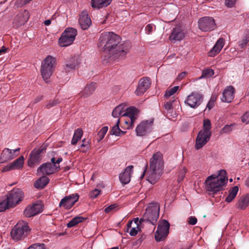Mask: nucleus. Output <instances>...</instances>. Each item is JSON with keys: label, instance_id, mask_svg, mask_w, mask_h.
Listing matches in <instances>:
<instances>
[{"label": "nucleus", "instance_id": "obj_19", "mask_svg": "<svg viewBox=\"0 0 249 249\" xmlns=\"http://www.w3.org/2000/svg\"><path fill=\"white\" fill-rule=\"evenodd\" d=\"M59 168V165L50 163V162L44 163L37 169L38 174L41 173L43 175H48L53 174Z\"/></svg>", "mask_w": 249, "mask_h": 249}, {"label": "nucleus", "instance_id": "obj_3", "mask_svg": "<svg viewBox=\"0 0 249 249\" xmlns=\"http://www.w3.org/2000/svg\"><path fill=\"white\" fill-rule=\"evenodd\" d=\"M227 180L226 171L219 170L217 174L212 175L207 178L205 182L206 189L209 192L216 193L223 189Z\"/></svg>", "mask_w": 249, "mask_h": 249}, {"label": "nucleus", "instance_id": "obj_7", "mask_svg": "<svg viewBox=\"0 0 249 249\" xmlns=\"http://www.w3.org/2000/svg\"><path fill=\"white\" fill-rule=\"evenodd\" d=\"M160 206L158 203L150 204L146 209L143 218L141 219L142 222L144 220L149 221L154 225L159 218Z\"/></svg>", "mask_w": 249, "mask_h": 249}, {"label": "nucleus", "instance_id": "obj_28", "mask_svg": "<svg viewBox=\"0 0 249 249\" xmlns=\"http://www.w3.org/2000/svg\"><path fill=\"white\" fill-rule=\"evenodd\" d=\"M224 45V40L222 38H219L216 42L213 48L209 51V56L213 57L218 54Z\"/></svg>", "mask_w": 249, "mask_h": 249}, {"label": "nucleus", "instance_id": "obj_46", "mask_svg": "<svg viewBox=\"0 0 249 249\" xmlns=\"http://www.w3.org/2000/svg\"><path fill=\"white\" fill-rule=\"evenodd\" d=\"M28 249H46L44 244L36 243L31 245Z\"/></svg>", "mask_w": 249, "mask_h": 249}, {"label": "nucleus", "instance_id": "obj_47", "mask_svg": "<svg viewBox=\"0 0 249 249\" xmlns=\"http://www.w3.org/2000/svg\"><path fill=\"white\" fill-rule=\"evenodd\" d=\"M242 122L245 124L249 123V111L246 112L241 117Z\"/></svg>", "mask_w": 249, "mask_h": 249}, {"label": "nucleus", "instance_id": "obj_40", "mask_svg": "<svg viewBox=\"0 0 249 249\" xmlns=\"http://www.w3.org/2000/svg\"><path fill=\"white\" fill-rule=\"evenodd\" d=\"M179 89L178 86H175L170 89L166 90L164 96L166 98H168L171 96L174 95Z\"/></svg>", "mask_w": 249, "mask_h": 249}, {"label": "nucleus", "instance_id": "obj_14", "mask_svg": "<svg viewBox=\"0 0 249 249\" xmlns=\"http://www.w3.org/2000/svg\"><path fill=\"white\" fill-rule=\"evenodd\" d=\"M153 123V120L142 122L136 128L137 136H143L148 134L152 130Z\"/></svg>", "mask_w": 249, "mask_h": 249}, {"label": "nucleus", "instance_id": "obj_41", "mask_svg": "<svg viewBox=\"0 0 249 249\" xmlns=\"http://www.w3.org/2000/svg\"><path fill=\"white\" fill-rule=\"evenodd\" d=\"M235 125L234 124L230 125H226L221 130V134H228L231 132L233 130V127Z\"/></svg>", "mask_w": 249, "mask_h": 249}, {"label": "nucleus", "instance_id": "obj_18", "mask_svg": "<svg viewBox=\"0 0 249 249\" xmlns=\"http://www.w3.org/2000/svg\"><path fill=\"white\" fill-rule=\"evenodd\" d=\"M43 211V206L40 203L33 204L27 207L24 211V214L26 217H30L41 213Z\"/></svg>", "mask_w": 249, "mask_h": 249}, {"label": "nucleus", "instance_id": "obj_33", "mask_svg": "<svg viewBox=\"0 0 249 249\" xmlns=\"http://www.w3.org/2000/svg\"><path fill=\"white\" fill-rule=\"evenodd\" d=\"M49 179L46 176H43L36 180L34 183V186L36 189H42L49 183Z\"/></svg>", "mask_w": 249, "mask_h": 249}, {"label": "nucleus", "instance_id": "obj_9", "mask_svg": "<svg viewBox=\"0 0 249 249\" xmlns=\"http://www.w3.org/2000/svg\"><path fill=\"white\" fill-rule=\"evenodd\" d=\"M170 227L169 223L166 220L159 221L157 230L155 234V240L157 242L163 241L167 236Z\"/></svg>", "mask_w": 249, "mask_h": 249}, {"label": "nucleus", "instance_id": "obj_36", "mask_svg": "<svg viewBox=\"0 0 249 249\" xmlns=\"http://www.w3.org/2000/svg\"><path fill=\"white\" fill-rule=\"evenodd\" d=\"M24 163L23 156H20L18 159L11 162L12 166L14 170L20 169L23 167Z\"/></svg>", "mask_w": 249, "mask_h": 249}, {"label": "nucleus", "instance_id": "obj_48", "mask_svg": "<svg viewBox=\"0 0 249 249\" xmlns=\"http://www.w3.org/2000/svg\"><path fill=\"white\" fill-rule=\"evenodd\" d=\"M155 29V26L152 24H149L145 26V31L147 34H150Z\"/></svg>", "mask_w": 249, "mask_h": 249}, {"label": "nucleus", "instance_id": "obj_32", "mask_svg": "<svg viewBox=\"0 0 249 249\" xmlns=\"http://www.w3.org/2000/svg\"><path fill=\"white\" fill-rule=\"evenodd\" d=\"M96 87V84L93 83L87 85L84 90L81 91V96L85 97L90 95L93 93Z\"/></svg>", "mask_w": 249, "mask_h": 249}, {"label": "nucleus", "instance_id": "obj_25", "mask_svg": "<svg viewBox=\"0 0 249 249\" xmlns=\"http://www.w3.org/2000/svg\"><path fill=\"white\" fill-rule=\"evenodd\" d=\"M234 89L232 86L227 87L223 91L221 99L223 102L230 103L234 98Z\"/></svg>", "mask_w": 249, "mask_h": 249}, {"label": "nucleus", "instance_id": "obj_34", "mask_svg": "<svg viewBox=\"0 0 249 249\" xmlns=\"http://www.w3.org/2000/svg\"><path fill=\"white\" fill-rule=\"evenodd\" d=\"M120 123V119H118L116 124L112 127L110 134L111 135H115L116 136H120L124 135L125 134L126 132L121 130L119 127V124Z\"/></svg>", "mask_w": 249, "mask_h": 249}, {"label": "nucleus", "instance_id": "obj_38", "mask_svg": "<svg viewBox=\"0 0 249 249\" xmlns=\"http://www.w3.org/2000/svg\"><path fill=\"white\" fill-rule=\"evenodd\" d=\"M214 74L213 71L212 69H207L202 71V75L200 77V79L203 78H209L212 77Z\"/></svg>", "mask_w": 249, "mask_h": 249}, {"label": "nucleus", "instance_id": "obj_4", "mask_svg": "<svg viewBox=\"0 0 249 249\" xmlns=\"http://www.w3.org/2000/svg\"><path fill=\"white\" fill-rule=\"evenodd\" d=\"M211 129V121L209 119H204L203 129L199 131L196 139V149L199 150L202 148L210 140L212 134Z\"/></svg>", "mask_w": 249, "mask_h": 249}, {"label": "nucleus", "instance_id": "obj_2", "mask_svg": "<svg viewBox=\"0 0 249 249\" xmlns=\"http://www.w3.org/2000/svg\"><path fill=\"white\" fill-rule=\"evenodd\" d=\"M163 168L162 155L159 152H156L150 160L149 169L146 173L147 180L151 184H155L161 176Z\"/></svg>", "mask_w": 249, "mask_h": 249}, {"label": "nucleus", "instance_id": "obj_35", "mask_svg": "<svg viewBox=\"0 0 249 249\" xmlns=\"http://www.w3.org/2000/svg\"><path fill=\"white\" fill-rule=\"evenodd\" d=\"M83 136V131L82 129L78 128L74 131V133L71 141L73 145H75L78 141H79Z\"/></svg>", "mask_w": 249, "mask_h": 249}, {"label": "nucleus", "instance_id": "obj_10", "mask_svg": "<svg viewBox=\"0 0 249 249\" xmlns=\"http://www.w3.org/2000/svg\"><path fill=\"white\" fill-rule=\"evenodd\" d=\"M136 109H137L135 107H128L126 104H122L113 109L112 115L114 118L125 117L134 112L136 113Z\"/></svg>", "mask_w": 249, "mask_h": 249}, {"label": "nucleus", "instance_id": "obj_42", "mask_svg": "<svg viewBox=\"0 0 249 249\" xmlns=\"http://www.w3.org/2000/svg\"><path fill=\"white\" fill-rule=\"evenodd\" d=\"M11 208L6 199L3 200H0V212H2L6 209Z\"/></svg>", "mask_w": 249, "mask_h": 249}, {"label": "nucleus", "instance_id": "obj_56", "mask_svg": "<svg viewBox=\"0 0 249 249\" xmlns=\"http://www.w3.org/2000/svg\"><path fill=\"white\" fill-rule=\"evenodd\" d=\"M214 103L209 101L205 109L208 108L209 110H210L214 106Z\"/></svg>", "mask_w": 249, "mask_h": 249}, {"label": "nucleus", "instance_id": "obj_37", "mask_svg": "<svg viewBox=\"0 0 249 249\" xmlns=\"http://www.w3.org/2000/svg\"><path fill=\"white\" fill-rule=\"evenodd\" d=\"M84 218L81 216H76L67 224V226L69 228L73 227L77 224L82 222Z\"/></svg>", "mask_w": 249, "mask_h": 249}, {"label": "nucleus", "instance_id": "obj_15", "mask_svg": "<svg viewBox=\"0 0 249 249\" xmlns=\"http://www.w3.org/2000/svg\"><path fill=\"white\" fill-rule=\"evenodd\" d=\"M79 196L78 194H72L63 198L59 204V207H63L65 209H70L78 200Z\"/></svg>", "mask_w": 249, "mask_h": 249}, {"label": "nucleus", "instance_id": "obj_62", "mask_svg": "<svg viewBox=\"0 0 249 249\" xmlns=\"http://www.w3.org/2000/svg\"><path fill=\"white\" fill-rule=\"evenodd\" d=\"M51 160V162H50V163L56 164V161L54 158H52Z\"/></svg>", "mask_w": 249, "mask_h": 249}, {"label": "nucleus", "instance_id": "obj_43", "mask_svg": "<svg viewBox=\"0 0 249 249\" xmlns=\"http://www.w3.org/2000/svg\"><path fill=\"white\" fill-rule=\"evenodd\" d=\"M249 41V36H246L243 39L238 41V45L241 48L246 47Z\"/></svg>", "mask_w": 249, "mask_h": 249}, {"label": "nucleus", "instance_id": "obj_22", "mask_svg": "<svg viewBox=\"0 0 249 249\" xmlns=\"http://www.w3.org/2000/svg\"><path fill=\"white\" fill-rule=\"evenodd\" d=\"M186 31L181 27H175L170 36V39L172 41H180L183 39L185 36Z\"/></svg>", "mask_w": 249, "mask_h": 249}, {"label": "nucleus", "instance_id": "obj_31", "mask_svg": "<svg viewBox=\"0 0 249 249\" xmlns=\"http://www.w3.org/2000/svg\"><path fill=\"white\" fill-rule=\"evenodd\" d=\"M239 191V188L237 186H235L231 188L229 190L228 195L225 198V201L230 203L233 201L235 198Z\"/></svg>", "mask_w": 249, "mask_h": 249}, {"label": "nucleus", "instance_id": "obj_6", "mask_svg": "<svg viewBox=\"0 0 249 249\" xmlns=\"http://www.w3.org/2000/svg\"><path fill=\"white\" fill-rule=\"evenodd\" d=\"M55 63V59L48 55L42 61L41 68L42 77L46 82L51 76Z\"/></svg>", "mask_w": 249, "mask_h": 249}, {"label": "nucleus", "instance_id": "obj_16", "mask_svg": "<svg viewBox=\"0 0 249 249\" xmlns=\"http://www.w3.org/2000/svg\"><path fill=\"white\" fill-rule=\"evenodd\" d=\"M29 18V13L27 10H21L16 15L13 21L15 27H18L24 25Z\"/></svg>", "mask_w": 249, "mask_h": 249}, {"label": "nucleus", "instance_id": "obj_57", "mask_svg": "<svg viewBox=\"0 0 249 249\" xmlns=\"http://www.w3.org/2000/svg\"><path fill=\"white\" fill-rule=\"evenodd\" d=\"M75 67H76V65L75 64H70V63L66 64V69L68 70L69 69H71V70L74 69L75 68Z\"/></svg>", "mask_w": 249, "mask_h": 249}, {"label": "nucleus", "instance_id": "obj_13", "mask_svg": "<svg viewBox=\"0 0 249 249\" xmlns=\"http://www.w3.org/2000/svg\"><path fill=\"white\" fill-rule=\"evenodd\" d=\"M198 22L199 29L204 32L213 30L216 27L214 20L212 18H202L199 19Z\"/></svg>", "mask_w": 249, "mask_h": 249}, {"label": "nucleus", "instance_id": "obj_45", "mask_svg": "<svg viewBox=\"0 0 249 249\" xmlns=\"http://www.w3.org/2000/svg\"><path fill=\"white\" fill-rule=\"evenodd\" d=\"M118 209V205L116 204H113L112 205H110V206L107 207L105 209V212L106 213H109L110 212H113L114 211H115Z\"/></svg>", "mask_w": 249, "mask_h": 249}, {"label": "nucleus", "instance_id": "obj_39", "mask_svg": "<svg viewBox=\"0 0 249 249\" xmlns=\"http://www.w3.org/2000/svg\"><path fill=\"white\" fill-rule=\"evenodd\" d=\"M108 130V127L107 126H104L98 133V138L97 141L100 142L105 137L107 131Z\"/></svg>", "mask_w": 249, "mask_h": 249}, {"label": "nucleus", "instance_id": "obj_17", "mask_svg": "<svg viewBox=\"0 0 249 249\" xmlns=\"http://www.w3.org/2000/svg\"><path fill=\"white\" fill-rule=\"evenodd\" d=\"M142 222L141 220H139L138 217L134 218L133 220L128 223L126 232H128L131 236H136L141 231L140 224Z\"/></svg>", "mask_w": 249, "mask_h": 249}, {"label": "nucleus", "instance_id": "obj_50", "mask_svg": "<svg viewBox=\"0 0 249 249\" xmlns=\"http://www.w3.org/2000/svg\"><path fill=\"white\" fill-rule=\"evenodd\" d=\"M80 147L85 148L83 150H82L81 151L83 153H86L87 151H88L89 148H90V143L89 142L82 143L80 146Z\"/></svg>", "mask_w": 249, "mask_h": 249}, {"label": "nucleus", "instance_id": "obj_29", "mask_svg": "<svg viewBox=\"0 0 249 249\" xmlns=\"http://www.w3.org/2000/svg\"><path fill=\"white\" fill-rule=\"evenodd\" d=\"M138 109H136V113L134 112L130 114H128L125 117H128V118L127 120L124 121V123L126 124V128L130 129L133 127V124L137 119L139 114Z\"/></svg>", "mask_w": 249, "mask_h": 249}, {"label": "nucleus", "instance_id": "obj_8", "mask_svg": "<svg viewBox=\"0 0 249 249\" xmlns=\"http://www.w3.org/2000/svg\"><path fill=\"white\" fill-rule=\"evenodd\" d=\"M77 35V30L73 28H67L59 39V44L61 47H67L71 45Z\"/></svg>", "mask_w": 249, "mask_h": 249}, {"label": "nucleus", "instance_id": "obj_61", "mask_svg": "<svg viewBox=\"0 0 249 249\" xmlns=\"http://www.w3.org/2000/svg\"><path fill=\"white\" fill-rule=\"evenodd\" d=\"M216 97H215L214 96H212L210 100V101L214 103V102L216 100Z\"/></svg>", "mask_w": 249, "mask_h": 249}, {"label": "nucleus", "instance_id": "obj_26", "mask_svg": "<svg viewBox=\"0 0 249 249\" xmlns=\"http://www.w3.org/2000/svg\"><path fill=\"white\" fill-rule=\"evenodd\" d=\"M79 23L81 28L83 30H86L90 26L91 21L87 12H82L80 16Z\"/></svg>", "mask_w": 249, "mask_h": 249}, {"label": "nucleus", "instance_id": "obj_64", "mask_svg": "<svg viewBox=\"0 0 249 249\" xmlns=\"http://www.w3.org/2000/svg\"><path fill=\"white\" fill-rule=\"evenodd\" d=\"M246 185L248 187H249V177L248 178V179L246 180Z\"/></svg>", "mask_w": 249, "mask_h": 249}, {"label": "nucleus", "instance_id": "obj_23", "mask_svg": "<svg viewBox=\"0 0 249 249\" xmlns=\"http://www.w3.org/2000/svg\"><path fill=\"white\" fill-rule=\"evenodd\" d=\"M43 151V148L34 149L30 154V158L28 161V165L30 167H33L35 164L37 163L40 160V155Z\"/></svg>", "mask_w": 249, "mask_h": 249}, {"label": "nucleus", "instance_id": "obj_5", "mask_svg": "<svg viewBox=\"0 0 249 249\" xmlns=\"http://www.w3.org/2000/svg\"><path fill=\"white\" fill-rule=\"evenodd\" d=\"M29 231L27 222L24 221H19L11 231L12 239L18 241L25 238Z\"/></svg>", "mask_w": 249, "mask_h": 249}, {"label": "nucleus", "instance_id": "obj_52", "mask_svg": "<svg viewBox=\"0 0 249 249\" xmlns=\"http://www.w3.org/2000/svg\"><path fill=\"white\" fill-rule=\"evenodd\" d=\"M31 0H17L16 3L18 6H22Z\"/></svg>", "mask_w": 249, "mask_h": 249}, {"label": "nucleus", "instance_id": "obj_21", "mask_svg": "<svg viewBox=\"0 0 249 249\" xmlns=\"http://www.w3.org/2000/svg\"><path fill=\"white\" fill-rule=\"evenodd\" d=\"M151 85L150 79L148 77H143L139 82L138 87L135 90V93L140 96L142 95Z\"/></svg>", "mask_w": 249, "mask_h": 249}, {"label": "nucleus", "instance_id": "obj_24", "mask_svg": "<svg viewBox=\"0 0 249 249\" xmlns=\"http://www.w3.org/2000/svg\"><path fill=\"white\" fill-rule=\"evenodd\" d=\"M133 169V165H129L125 168L124 172L120 175V180L123 184H126L130 182Z\"/></svg>", "mask_w": 249, "mask_h": 249}, {"label": "nucleus", "instance_id": "obj_60", "mask_svg": "<svg viewBox=\"0 0 249 249\" xmlns=\"http://www.w3.org/2000/svg\"><path fill=\"white\" fill-rule=\"evenodd\" d=\"M51 23V20L50 19L46 20L44 21V24L46 26H48V25H50Z\"/></svg>", "mask_w": 249, "mask_h": 249}, {"label": "nucleus", "instance_id": "obj_49", "mask_svg": "<svg viewBox=\"0 0 249 249\" xmlns=\"http://www.w3.org/2000/svg\"><path fill=\"white\" fill-rule=\"evenodd\" d=\"M100 193H101L100 190H99L97 189H95L90 192V196L92 198H95L100 195Z\"/></svg>", "mask_w": 249, "mask_h": 249}, {"label": "nucleus", "instance_id": "obj_11", "mask_svg": "<svg viewBox=\"0 0 249 249\" xmlns=\"http://www.w3.org/2000/svg\"><path fill=\"white\" fill-rule=\"evenodd\" d=\"M23 193L19 189H15L11 191L6 198L11 207L16 206L23 198Z\"/></svg>", "mask_w": 249, "mask_h": 249}, {"label": "nucleus", "instance_id": "obj_51", "mask_svg": "<svg viewBox=\"0 0 249 249\" xmlns=\"http://www.w3.org/2000/svg\"><path fill=\"white\" fill-rule=\"evenodd\" d=\"M197 218L195 216H190L188 219V222L192 225H195L197 222Z\"/></svg>", "mask_w": 249, "mask_h": 249}, {"label": "nucleus", "instance_id": "obj_58", "mask_svg": "<svg viewBox=\"0 0 249 249\" xmlns=\"http://www.w3.org/2000/svg\"><path fill=\"white\" fill-rule=\"evenodd\" d=\"M186 74H187V72H185V71H184V72H182L180 73L178 75V80H181V79H183L185 77V76L186 75Z\"/></svg>", "mask_w": 249, "mask_h": 249}, {"label": "nucleus", "instance_id": "obj_55", "mask_svg": "<svg viewBox=\"0 0 249 249\" xmlns=\"http://www.w3.org/2000/svg\"><path fill=\"white\" fill-rule=\"evenodd\" d=\"M164 107L166 110H170L172 107V103L171 102H167L164 104Z\"/></svg>", "mask_w": 249, "mask_h": 249}, {"label": "nucleus", "instance_id": "obj_27", "mask_svg": "<svg viewBox=\"0 0 249 249\" xmlns=\"http://www.w3.org/2000/svg\"><path fill=\"white\" fill-rule=\"evenodd\" d=\"M249 205V194L242 195L236 204V208L240 210H245Z\"/></svg>", "mask_w": 249, "mask_h": 249}, {"label": "nucleus", "instance_id": "obj_30", "mask_svg": "<svg viewBox=\"0 0 249 249\" xmlns=\"http://www.w3.org/2000/svg\"><path fill=\"white\" fill-rule=\"evenodd\" d=\"M112 0H91V4L93 8L100 9L107 6Z\"/></svg>", "mask_w": 249, "mask_h": 249}, {"label": "nucleus", "instance_id": "obj_53", "mask_svg": "<svg viewBox=\"0 0 249 249\" xmlns=\"http://www.w3.org/2000/svg\"><path fill=\"white\" fill-rule=\"evenodd\" d=\"M12 170H14V169L13 168V167L12 166L11 163H10V164H9L5 166L3 168L2 171L4 172H8V171H9Z\"/></svg>", "mask_w": 249, "mask_h": 249}, {"label": "nucleus", "instance_id": "obj_20", "mask_svg": "<svg viewBox=\"0 0 249 249\" xmlns=\"http://www.w3.org/2000/svg\"><path fill=\"white\" fill-rule=\"evenodd\" d=\"M19 150V148L13 150L8 148H5L1 154L0 162L3 163L14 159L18 155Z\"/></svg>", "mask_w": 249, "mask_h": 249}, {"label": "nucleus", "instance_id": "obj_59", "mask_svg": "<svg viewBox=\"0 0 249 249\" xmlns=\"http://www.w3.org/2000/svg\"><path fill=\"white\" fill-rule=\"evenodd\" d=\"M7 48L4 47H2L0 49V55L6 53L7 51Z\"/></svg>", "mask_w": 249, "mask_h": 249}, {"label": "nucleus", "instance_id": "obj_44", "mask_svg": "<svg viewBox=\"0 0 249 249\" xmlns=\"http://www.w3.org/2000/svg\"><path fill=\"white\" fill-rule=\"evenodd\" d=\"M186 171V169L185 167H182L180 170L178 178V182H180L183 179Z\"/></svg>", "mask_w": 249, "mask_h": 249}, {"label": "nucleus", "instance_id": "obj_54", "mask_svg": "<svg viewBox=\"0 0 249 249\" xmlns=\"http://www.w3.org/2000/svg\"><path fill=\"white\" fill-rule=\"evenodd\" d=\"M225 4L228 7H232L234 4L233 0H225Z\"/></svg>", "mask_w": 249, "mask_h": 249}, {"label": "nucleus", "instance_id": "obj_12", "mask_svg": "<svg viewBox=\"0 0 249 249\" xmlns=\"http://www.w3.org/2000/svg\"><path fill=\"white\" fill-rule=\"evenodd\" d=\"M203 96L198 92H192L189 95L184 101V103L191 108L197 107L202 102Z\"/></svg>", "mask_w": 249, "mask_h": 249}, {"label": "nucleus", "instance_id": "obj_63", "mask_svg": "<svg viewBox=\"0 0 249 249\" xmlns=\"http://www.w3.org/2000/svg\"><path fill=\"white\" fill-rule=\"evenodd\" d=\"M62 160V159L61 158H59L56 161V163L59 164Z\"/></svg>", "mask_w": 249, "mask_h": 249}, {"label": "nucleus", "instance_id": "obj_1", "mask_svg": "<svg viewBox=\"0 0 249 249\" xmlns=\"http://www.w3.org/2000/svg\"><path fill=\"white\" fill-rule=\"evenodd\" d=\"M120 41V37L113 32H105L101 34L98 46L103 48L109 57L123 58L126 55L129 48L126 44H119Z\"/></svg>", "mask_w": 249, "mask_h": 249}]
</instances>
